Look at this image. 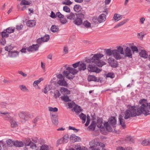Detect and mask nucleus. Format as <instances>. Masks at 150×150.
<instances>
[{
    "label": "nucleus",
    "mask_w": 150,
    "mask_h": 150,
    "mask_svg": "<svg viewBox=\"0 0 150 150\" xmlns=\"http://www.w3.org/2000/svg\"><path fill=\"white\" fill-rule=\"evenodd\" d=\"M141 105L137 108L134 106L129 107L124 112V118L127 119L131 117L139 115L142 114L147 115L148 114L147 104L145 100H140Z\"/></svg>",
    "instance_id": "obj_1"
},
{
    "label": "nucleus",
    "mask_w": 150,
    "mask_h": 150,
    "mask_svg": "<svg viewBox=\"0 0 150 150\" xmlns=\"http://www.w3.org/2000/svg\"><path fill=\"white\" fill-rule=\"evenodd\" d=\"M72 65L74 68L68 67L63 73V74L69 79H72L73 76L77 73L79 70L83 71L86 69V64L83 62H79Z\"/></svg>",
    "instance_id": "obj_2"
},
{
    "label": "nucleus",
    "mask_w": 150,
    "mask_h": 150,
    "mask_svg": "<svg viewBox=\"0 0 150 150\" xmlns=\"http://www.w3.org/2000/svg\"><path fill=\"white\" fill-rule=\"evenodd\" d=\"M103 56V54L100 53L95 54L92 58L87 60L86 62L91 64H94L99 67H101L106 64L105 62L100 60V59Z\"/></svg>",
    "instance_id": "obj_3"
},
{
    "label": "nucleus",
    "mask_w": 150,
    "mask_h": 150,
    "mask_svg": "<svg viewBox=\"0 0 150 150\" xmlns=\"http://www.w3.org/2000/svg\"><path fill=\"white\" fill-rule=\"evenodd\" d=\"M23 144L25 146L24 148L25 150L28 149V148L27 147L28 146H30V148L32 149H35L37 146L36 144L32 142L29 138L26 139Z\"/></svg>",
    "instance_id": "obj_4"
},
{
    "label": "nucleus",
    "mask_w": 150,
    "mask_h": 150,
    "mask_svg": "<svg viewBox=\"0 0 150 150\" xmlns=\"http://www.w3.org/2000/svg\"><path fill=\"white\" fill-rule=\"evenodd\" d=\"M76 18L74 21V23L77 25H79L82 23L83 19L84 18V14L80 13L76 15Z\"/></svg>",
    "instance_id": "obj_5"
},
{
    "label": "nucleus",
    "mask_w": 150,
    "mask_h": 150,
    "mask_svg": "<svg viewBox=\"0 0 150 150\" xmlns=\"http://www.w3.org/2000/svg\"><path fill=\"white\" fill-rule=\"evenodd\" d=\"M95 64L92 65L90 63L88 66L87 67V69L89 71L91 72H95L96 73H99L101 71V69L96 67Z\"/></svg>",
    "instance_id": "obj_6"
},
{
    "label": "nucleus",
    "mask_w": 150,
    "mask_h": 150,
    "mask_svg": "<svg viewBox=\"0 0 150 150\" xmlns=\"http://www.w3.org/2000/svg\"><path fill=\"white\" fill-rule=\"evenodd\" d=\"M19 117L21 118L24 120H28V117H31L32 115L30 113L28 112H22L18 114Z\"/></svg>",
    "instance_id": "obj_7"
},
{
    "label": "nucleus",
    "mask_w": 150,
    "mask_h": 150,
    "mask_svg": "<svg viewBox=\"0 0 150 150\" xmlns=\"http://www.w3.org/2000/svg\"><path fill=\"white\" fill-rule=\"evenodd\" d=\"M0 116L6 120H11L12 117L10 115V113L8 112L1 111Z\"/></svg>",
    "instance_id": "obj_8"
},
{
    "label": "nucleus",
    "mask_w": 150,
    "mask_h": 150,
    "mask_svg": "<svg viewBox=\"0 0 150 150\" xmlns=\"http://www.w3.org/2000/svg\"><path fill=\"white\" fill-rule=\"evenodd\" d=\"M108 62L111 67L116 68L117 66V62L114 58L111 57L109 58L108 59Z\"/></svg>",
    "instance_id": "obj_9"
},
{
    "label": "nucleus",
    "mask_w": 150,
    "mask_h": 150,
    "mask_svg": "<svg viewBox=\"0 0 150 150\" xmlns=\"http://www.w3.org/2000/svg\"><path fill=\"white\" fill-rule=\"evenodd\" d=\"M69 135L67 134H65L62 138H61L57 141L58 144H65L68 142L69 139Z\"/></svg>",
    "instance_id": "obj_10"
},
{
    "label": "nucleus",
    "mask_w": 150,
    "mask_h": 150,
    "mask_svg": "<svg viewBox=\"0 0 150 150\" xmlns=\"http://www.w3.org/2000/svg\"><path fill=\"white\" fill-rule=\"evenodd\" d=\"M39 46V45L38 44L33 45L28 47L27 50L30 52L37 51L38 50Z\"/></svg>",
    "instance_id": "obj_11"
},
{
    "label": "nucleus",
    "mask_w": 150,
    "mask_h": 150,
    "mask_svg": "<svg viewBox=\"0 0 150 150\" xmlns=\"http://www.w3.org/2000/svg\"><path fill=\"white\" fill-rule=\"evenodd\" d=\"M70 139L71 142L73 143L76 142H79L81 140L80 137L76 136L74 134H72L70 136Z\"/></svg>",
    "instance_id": "obj_12"
},
{
    "label": "nucleus",
    "mask_w": 150,
    "mask_h": 150,
    "mask_svg": "<svg viewBox=\"0 0 150 150\" xmlns=\"http://www.w3.org/2000/svg\"><path fill=\"white\" fill-rule=\"evenodd\" d=\"M113 56L117 60L120 59L122 58V57L119 52H117L116 50H114Z\"/></svg>",
    "instance_id": "obj_13"
},
{
    "label": "nucleus",
    "mask_w": 150,
    "mask_h": 150,
    "mask_svg": "<svg viewBox=\"0 0 150 150\" xmlns=\"http://www.w3.org/2000/svg\"><path fill=\"white\" fill-rule=\"evenodd\" d=\"M116 120L115 117H110L108 120V122L112 125L113 127H114L116 123Z\"/></svg>",
    "instance_id": "obj_14"
},
{
    "label": "nucleus",
    "mask_w": 150,
    "mask_h": 150,
    "mask_svg": "<svg viewBox=\"0 0 150 150\" xmlns=\"http://www.w3.org/2000/svg\"><path fill=\"white\" fill-rule=\"evenodd\" d=\"M19 55V52L17 51H11L8 52V56L12 58L16 57Z\"/></svg>",
    "instance_id": "obj_15"
},
{
    "label": "nucleus",
    "mask_w": 150,
    "mask_h": 150,
    "mask_svg": "<svg viewBox=\"0 0 150 150\" xmlns=\"http://www.w3.org/2000/svg\"><path fill=\"white\" fill-rule=\"evenodd\" d=\"M125 56L130 58L132 57V52L131 49L128 47L125 50Z\"/></svg>",
    "instance_id": "obj_16"
},
{
    "label": "nucleus",
    "mask_w": 150,
    "mask_h": 150,
    "mask_svg": "<svg viewBox=\"0 0 150 150\" xmlns=\"http://www.w3.org/2000/svg\"><path fill=\"white\" fill-rule=\"evenodd\" d=\"M119 119L120 125H121L123 129H125L126 127V126L125 124V120L123 118L122 116V115H120Z\"/></svg>",
    "instance_id": "obj_17"
},
{
    "label": "nucleus",
    "mask_w": 150,
    "mask_h": 150,
    "mask_svg": "<svg viewBox=\"0 0 150 150\" xmlns=\"http://www.w3.org/2000/svg\"><path fill=\"white\" fill-rule=\"evenodd\" d=\"M106 19L105 15L104 14H102L99 16L98 20L100 23L104 21Z\"/></svg>",
    "instance_id": "obj_18"
},
{
    "label": "nucleus",
    "mask_w": 150,
    "mask_h": 150,
    "mask_svg": "<svg viewBox=\"0 0 150 150\" xmlns=\"http://www.w3.org/2000/svg\"><path fill=\"white\" fill-rule=\"evenodd\" d=\"M57 83L60 86H67V82L64 79L59 80L58 81Z\"/></svg>",
    "instance_id": "obj_19"
},
{
    "label": "nucleus",
    "mask_w": 150,
    "mask_h": 150,
    "mask_svg": "<svg viewBox=\"0 0 150 150\" xmlns=\"http://www.w3.org/2000/svg\"><path fill=\"white\" fill-rule=\"evenodd\" d=\"M102 121L101 119H98L97 120L96 125L101 130L103 129H104L103 126L102 125Z\"/></svg>",
    "instance_id": "obj_20"
},
{
    "label": "nucleus",
    "mask_w": 150,
    "mask_h": 150,
    "mask_svg": "<svg viewBox=\"0 0 150 150\" xmlns=\"http://www.w3.org/2000/svg\"><path fill=\"white\" fill-rule=\"evenodd\" d=\"M73 110L76 113H78L81 112L82 110V109L80 106H79L76 104H75V106L73 108Z\"/></svg>",
    "instance_id": "obj_21"
},
{
    "label": "nucleus",
    "mask_w": 150,
    "mask_h": 150,
    "mask_svg": "<svg viewBox=\"0 0 150 150\" xmlns=\"http://www.w3.org/2000/svg\"><path fill=\"white\" fill-rule=\"evenodd\" d=\"M96 125V123L94 121H93L90 125L88 127V129L90 130L93 131L95 129Z\"/></svg>",
    "instance_id": "obj_22"
},
{
    "label": "nucleus",
    "mask_w": 150,
    "mask_h": 150,
    "mask_svg": "<svg viewBox=\"0 0 150 150\" xmlns=\"http://www.w3.org/2000/svg\"><path fill=\"white\" fill-rule=\"evenodd\" d=\"M139 55L141 57L145 58H147L148 56V55L145 50H141V52H139Z\"/></svg>",
    "instance_id": "obj_23"
},
{
    "label": "nucleus",
    "mask_w": 150,
    "mask_h": 150,
    "mask_svg": "<svg viewBox=\"0 0 150 150\" xmlns=\"http://www.w3.org/2000/svg\"><path fill=\"white\" fill-rule=\"evenodd\" d=\"M104 125L107 131L108 132H111L112 131V128L109 125V123L108 122H105L104 124Z\"/></svg>",
    "instance_id": "obj_24"
},
{
    "label": "nucleus",
    "mask_w": 150,
    "mask_h": 150,
    "mask_svg": "<svg viewBox=\"0 0 150 150\" xmlns=\"http://www.w3.org/2000/svg\"><path fill=\"white\" fill-rule=\"evenodd\" d=\"M61 93L63 94H69L70 93V91L67 88L64 87H62L61 89Z\"/></svg>",
    "instance_id": "obj_25"
},
{
    "label": "nucleus",
    "mask_w": 150,
    "mask_h": 150,
    "mask_svg": "<svg viewBox=\"0 0 150 150\" xmlns=\"http://www.w3.org/2000/svg\"><path fill=\"white\" fill-rule=\"evenodd\" d=\"M36 22L35 20H29L28 21L27 25L30 27H33L35 25Z\"/></svg>",
    "instance_id": "obj_26"
},
{
    "label": "nucleus",
    "mask_w": 150,
    "mask_h": 150,
    "mask_svg": "<svg viewBox=\"0 0 150 150\" xmlns=\"http://www.w3.org/2000/svg\"><path fill=\"white\" fill-rule=\"evenodd\" d=\"M88 81H97V79L96 77L94 75H89L88 77Z\"/></svg>",
    "instance_id": "obj_27"
},
{
    "label": "nucleus",
    "mask_w": 150,
    "mask_h": 150,
    "mask_svg": "<svg viewBox=\"0 0 150 150\" xmlns=\"http://www.w3.org/2000/svg\"><path fill=\"white\" fill-rule=\"evenodd\" d=\"M14 145L17 147H20L23 146L24 144L21 142L16 141L14 142Z\"/></svg>",
    "instance_id": "obj_28"
},
{
    "label": "nucleus",
    "mask_w": 150,
    "mask_h": 150,
    "mask_svg": "<svg viewBox=\"0 0 150 150\" xmlns=\"http://www.w3.org/2000/svg\"><path fill=\"white\" fill-rule=\"evenodd\" d=\"M122 16L119 14L115 13L113 16V18L115 21H118L122 18Z\"/></svg>",
    "instance_id": "obj_29"
},
{
    "label": "nucleus",
    "mask_w": 150,
    "mask_h": 150,
    "mask_svg": "<svg viewBox=\"0 0 150 150\" xmlns=\"http://www.w3.org/2000/svg\"><path fill=\"white\" fill-rule=\"evenodd\" d=\"M14 142L13 141L12 139H9L6 142V146H12L14 145Z\"/></svg>",
    "instance_id": "obj_30"
},
{
    "label": "nucleus",
    "mask_w": 150,
    "mask_h": 150,
    "mask_svg": "<svg viewBox=\"0 0 150 150\" xmlns=\"http://www.w3.org/2000/svg\"><path fill=\"white\" fill-rule=\"evenodd\" d=\"M19 87L20 89L23 91L28 92L29 91L28 89L24 85H20L19 86Z\"/></svg>",
    "instance_id": "obj_31"
},
{
    "label": "nucleus",
    "mask_w": 150,
    "mask_h": 150,
    "mask_svg": "<svg viewBox=\"0 0 150 150\" xmlns=\"http://www.w3.org/2000/svg\"><path fill=\"white\" fill-rule=\"evenodd\" d=\"M128 19H125L120 23H119L117 24L114 27V28H118V27H119L120 26H121L122 25L125 23L127 21H128Z\"/></svg>",
    "instance_id": "obj_32"
},
{
    "label": "nucleus",
    "mask_w": 150,
    "mask_h": 150,
    "mask_svg": "<svg viewBox=\"0 0 150 150\" xmlns=\"http://www.w3.org/2000/svg\"><path fill=\"white\" fill-rule=\"evenodd\" d=\"M52 121L53 123L55 125H57L58 124V118L55 117V116H53L52 118Z\"/></svg>",
    "instance_id": "obj_33"
},
{
    "label": "nucleus",
    "mask_w": 150,
    "mask_h": 150,
    "mask_svg": "<svg viewBox=\"0 0 150 150\" xmlns=\"http://www.w3.org/2000/svg\"><path fill=\"white\" fill-rule=\"evenodd\" d=\"M115 50L121 54H124L125 53L122 47L120 46H118L117 47V49Z\"/></svg>",
    "instance_id": "obj_34"
},
{
    "label": "nucleus",
    "mask_w": 150,
    "mask_h": 150,
    "mask_svg": "<svg viewBox=\"0 0 150 150\" xmlns=\"http://www.w3.org/2000/svg\"><path fill=\"white\" fill-rule=\"evenodd\" d=\"M74 10L76 12H79L81 9V7L79 5H75L74 7Z\"/></svg>",
    "instance_id": "obj_35"
},
{
    "label": "nucleus",
    "mask_w": 150,
    "mask_h": 150,
    "mask_svg": "<svg viewBox=\"0 0 150 150\" xmlns=\"http://www.w3.org/2000/svg\"><path fill=\"white\" fill-rule=\"evenodd\" d=\"M79 117L80 119L82 120V123H84L86 121V116L85 115L82 113L79 115Z\"/></svg>",
    "instance_id": "obj_36"
},
{
    "label": "nucleus",
    "mask_w": 150,
    "mask_h": 150,
    "mask_svg": "<svg viewBox=\"0 0 150 150\" xmlns=\"http://www.w3.org/2000/svg\"><path fill=\"white\" fill-rule=\"evenodd\" d=\"M83 26L86 27L87 28H90L91 26V24L90 22L87 21H85L83 24Z\"/></svg>",
    "instance_id": "obj_37"
},
{
    "label": "nucleus",
    "mask_w": 150,
    "mask_h": 150,
    "mask_svg": "<svg viewBox=\"0 0 150 150\" xmlns=\"http://www.w3.org/2000/svg\"><path fill=\"white\" fill-rule=\"evenodd\" d=\"M125 141L126 142L133 143L134 142V140L132 139L131 137H128L125 138Z\"/></svg>",
    "instance_id": "obj_38"
},
{
    "label": "nucleus",
    "mask_w": 150,
    "mask_h": 150,
    "mask_svg": "<svg viewBox=\"0 0 150 150\" xmlns=\"http://www.w3.org/2000/svg\"><path fill=\"white\" fill-rule=\"evenodd\" d=\"M9 121H10L11 126L12 127L14 128L16 127L17 126V124L16 122L15 121L13 120L12 118V120H9Z\"/></svg>",
    "instance_id": "obj_39"
},
{
    "label": "nucleus",
    "mask_w": 150,
    "mask_h": 150,
    "mask_svg": "<svg viewBox=\"0 0 150 150\" xmlns=\"http://www.w3.org/2000/svg\"><path fill=\"white\" fill-rule=\"evenodd\" d=\"M50 30L52 32L55 33L57 32L59 30V28L55 25H52L51 28Z\"/></svg>",
    "instance_id": "obj_40"
},
{
    "label": "nucleus",
    "mask_w": 150,
    "mask_h": 150,
    "mask_svg": "<svg viewBox=\"0 0 150 150\" xmlns=\"http://www.w3.org/2000/svg\"><path fill=\"white\" fill-rule=\"evenodd\" d=\"M61 98L62 100L66 102L71 101V100L69 99V96H62Z\"/></svg>",
    "instance_id": "obj_41"
},
{
    "label": "nucleus",
    "mask_w": 150,
    "mask_h": 150,
    "mask_svg": "<svg viewBox=\"0 0 150 150\" xmlns=\"http://www.w3.org/2000/svg\"><path fill=\"white\" fill-rule=\"evenodd\" d=\"M15 28H13L12 27H10L8 28L6 30V32L9 33H13L14 31Z\"/></svg>",
    "instance_id": "obj_42"
},
{
    "label": "nucleus",
    "mask_w": 150,
    "mask_h": 150,
    "mask_svg": "<svg viewBox=\"0 0 150 150\" xmlns=\"http://www.w3.org/2000/svg\"><path fill=\"white\" fill-rule=\"evenodd\" d=\"M43 80V79L42 78H40L38 80L35 81H34L33 85L34 86H35L37 85H38V84L41 81H42Z\"/></svg>",
    "instance_id": "obj_43"
},
{
    "label": "nucleus",
    "mask_w": 150,
    "mask_h": 150,
    "mask_svg": "<svg viewBox=\"0 0 150 150\" xmlns=\"http://www.w3.org/2000/svg\"><path fill=\"white\" fill-rule=\"evenodd\" d=\"M113 51L114 50H112L110 49H107L106 51V54L108 56L113 55Z\"/></svg>",
    "instance_id": "obj_44"
},
{
    "label": "nucleus",
    "mask_w": 150,
    "mask_h": 150,
    "mask_svg": "<svg viewBox=\"0 0 150 150\" xmlns=\"http://www.w3.org/2000/svg\"><path fill=\"white\" fill-rule=\"evenodd\" d=\"M50 89V86L49 85H47L45 86V88L43 90V91L45 93H47L48 91Z\"/></svg>",
    "instance_id": "obj_45"
},
{
    "label": "nucleus",
    "mask_w": 150,
    "mask_h": 150,
    "mask_svg": "<svg viewBox=\"0 0 150 150\" xmlns=\"http://www.w3.org/2000/svg\"><path fill=\"white\" fill-rule=\"evenodd\" d=\"M67 19H73L75 17V15L73 13H71L69 15L67 16Z\"/></svg>",
    "instance_id": "obj_46"
},
{
    "label": "nucleus",
    "mask_w": 150,
    "mask_h": 150,
    "mask_svg": "<svg viewBox=\"0 0 150 150\" xmlns=\"http://www.w3.org/2000/svg\"><path fill=\"white\" fill-rule=\"evenodd\" d=\"M8 33L6 30H4L3 32H2L1 35L2 38L5 37H8V34L7 33Z\"/></svg>",
    "instance_id": "obj_47"
},
{
    "label": "nucleus",
    "mask_w": 150,
    "mask_h": 150,
    "mask_svg": "<svg viewBox=\"0 0 150 150\" xmlns=\"http://www.w3.org/2000/svg\"><path fill=\"white\" fill-rule=\"evenodd\" d=\"M43 42H47L50 39V36L48 35H46L43 37H41Z\"/></svg>",
    "instance_id": "obj_48"
},
{
    "label": "nucleus",
    "mask_w": 150,
    "mask_h": 150,
    "mask_svg": "<svg viewBox=\"0 0 150 150\" xmlns=\"http://www.w3.org/2000/svg\"><path fill=\"white\" fill-rule=\"evenodd\" d=\"M62 4H63L70 5L72 4V2L70 0H65L62 2Z\"/></svg>",
    "instance_id": "obj_49"
},
{
    "label": "nucleus",
    "mask_w": 150,
    "mask_h": 150,
    "mask_svg": "<svg viewBox=\"0 0 150 150\" xmlns=\"http://www.w3.org/2000/svg\"><path fill=\"white\" fill-rule=\"evenodd\" d=\"M142 144L144 146L149 145L147 139L143 140L142 141Z\"/></svg>",
    "instance_id": "obj_50"
},
{
    "label": "nucleus",
    "mask_w": 150,
    "mask_h": 150,
    "mask_svg": "<svg viewBox=\"0 0 150 150\" xmlns=\"http://www.w3.org/2000/svg\"><path fill=\"white\" fill-rule=\"evenodd\" d=\"M41 150H49L48 146L46 145H44L40 146Z\"/></svg>",
    "instance_id": "obj_51"
},
{
    "label": "nucleus",
    "mask_w": 150,
    "mask_h": 150,
    "mask_svg": "<svg viewBox=\"0 0 150 150\" xmlns=\"http://www.w3.org/2000/svg\"><path fill=\"white\" fill-rule=\"evenodd\" d=\"M60 95V94L59 91L56 90L54 92V96H55L56 98H58L59 96Z\"/></svg>",
    "instance_id": "obj_52"
},
{
    "label": "nucleus",
    "mask_w": 150,
    "mask_h": 150,
    "mask_svg": "<svg viewBox=\"0 0 150 150\" xmlns=\"http://www.w3.org/2000/svg\"><path fill=\"white\" fill-rule=\"evenodd\" d=\"M49 110L50 111L56 112L58 111V108H57L55 107L54 108H52L51 107H48Z\"/></svg>",
    "instance_id": "obj_53"
},
{
    "label": "nucleus",
    "mask_w": 150,
    "mask_h": 150,
    "mask_svg": "<svg viewBox=\"0 0 150 150\" xmlns=\"http://www.w3.org/2000/svg\"><path fill=\"white\" fill-rule=\"evenodd\" d=\"M63 10L64 11L67 12L69 13L70 12L69 8L67 6H65L63 7Z\"/></svg>",
    "instance_id": "obj_54"
},
{
    "label": "nucleus",
    "mask_w": 150,
    "mask_h": 150,
    "mask_svg": "<svg viewBox=\"0 0 150 150\" xmlns=\"http://www.w3.org/2000/svg\"><path fill=\"white\" fill-rule=\"evenodd\" d=\"M106 76L107 77H110L111 78H113L115 77V75L113 73H109L107 74Z\"/></svg>",
    "instance_id": "obj_55"
},
{
    "label": "nucleus",
    "mask_w": 150,
    "mask_h": 150,
    "mask_svg": "<svg viewBox=\"0 0 150 150\" xmlns=\"http://www.w3.org/2000/svg\"><path fill=\"white\" fill-rule=\"evenodd\" d=\"M9 103H6L5 102H1L0 104V106L2 108L6 107L7 105H9Z\"/></svg>",
    "instance_id": "obj_56"
},
{
    "label": "nucleus",
    "mask_w": 150,
    "mask_h": 150,
    "mask_svg": "<svg viewBox=\"0 0 150 150\" xmlns=\"http://www.w3.org/2000/svg\"><path fill=\"white\" fill-rule=\"evenodd\" d=\"M131 48L133 52H138V50L137 47L135 46H132L131 47Z\"/></svg>",
    "instance_id": "obj_57"
},
{
    "label": "nucleus",
    "mask_w": 150,
    "mask_h": 150,
    "mask_svg": "<svg viewBox=\"0 0 150 150\" xmlns=\"http://www.w3.org/2000/svg\"><path fill=\"white\" fill-rule=\"evenodd\" d=\"M90 117L88 115H87V121L86 122L85 124V126L86 127L88 126V125L90 121Z\"/></svg>",
    "instance_id": "obj_58"
},
{
    "label": "nucleus",
    "mask_w": 150,
    "mask_h": 150,
    "mask_svg": "<svg viewBox=\"0 0 150 150\" xmlns=\"http://www.w3.org/2000/svg\"><path fill=\"white\" fill-rule=\"evenodd\" d=\"M56 17H57L59 18H62L64 17V16L62 14L59 12H57L56 13Z\"/></svg>",
    "instance_id": "obj_59"
},
{
    "label": "nucleus",
    "mask_w": 150,
    "mask_h": 150,
    "mask_svg": "<svg viewBox=\"0 0 150 150\" xmlns=\"http://www.w3.org/2000/svg\"><path fill=\"white\" fill-rule=\"evenodd\" d=\"M145 100L146 102V103L147 104L148 110V114H147V115H148L149 114V109L150 110V103H149H149H147V100H145V99H143L141 100Z\"/></svg>",
    "instance_id": "obj_60"
},
{
    "label": "nucleus",
    "mask_w": 150,
    "mask_h": 150,
    "mask_svg": "<svg viewBox=\"0 0 150 150\" xmlns=\"http://www.w3.org/2000/svg\"><path fill=\"white\" fill-rule=\"evenodd\" d=\"M42 38H40L38 39L37 41V44H38L39 46L40 44L42 43L43 42Z\"/></svg>",
    "instance_id": "obj_61"
},
{
    "label": "nucleus",
    "mask_w": 150,
    "mask_h": 150,
    "mask_svg": "<svg viewBox=\"0 0 150 150\" xmlns=\"http://www.w3.org/2000/svg\"><path fill=\"white\" fill-rule=\"evenodd\" d=\"M12 49V47L10 45L8 46H6L5 47V50L8 52H11L10 51Z\"/></svg>",
    "instance_id": "obj_62"
},
{
    "label": "nucleus",
    "mask_w": 150,
    "mask_h": 150,
    "mask_svg": "<svg viewBox=\"0 0 150 150\" xmlns=\"http://www.w3.org/2000/svg\"><path fill=\"white\" fill-rule=\"evenodd\" d=\"M76 150H88L87 148L85 147H83L81 149L80 146H79L76 149Z\"/></svg>",
    "instance_id": "obj_63"
},
{
    "label": "nucleus",
    "mask_w": 150,
    "mask_h": 150,
    "mask_svg": "<svg viewBox=\"0 0 150 150\" xmlns=\"http://www.w3.org/2000/svg\"><path fill=\"white\" fill-rule=\"evenodd\" d=\"M50 16L53 18H55L56 17V14H55V13L53 11H52Z\"/></svg>",
    "instance_id": "obj_64"
}]
</instances>
